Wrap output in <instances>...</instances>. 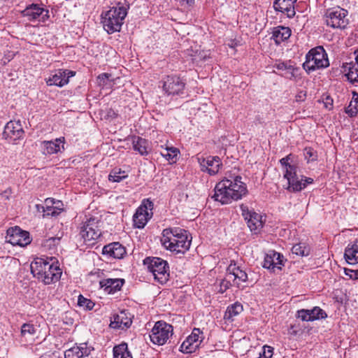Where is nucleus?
<instances>
[{
    "label": "nucleus",
    "mask_w": 358,
    "mask_h": 358,
    "mask_svg": "<svg viewBox=\"0 0 358 358\" xmlns=\"http://www.w3.org/2000/svg\"><path fill=\"white\" fill-rule=\"evenodd\" d=\"M348 11L340 6L328 8L324 14L326 24L334 29H345L349 23Z\"/></svg>",
    "instance_id": "nucleus-6"
},
{
    "label": "nucleus",
    "mask_w": 358,
    "mask_h": 358,
    "mask_svg": "<svg viewBox=\"0 0 358 358\" xmlns=\"http://www.w3.org/2000/svg\"><path fill=\"white\" fill-rule=\"evenodd\" d=\"M357 271H358V269H357Z\"/></svg>",
    "instance_id": "nucleus-56"
},
{
    "label": "nucleus",
    "mask_w": 358,
    "mask_h": 358,
    "mask_svg": "<svg viewBox=\"0 0 358 358\" xmlns=\"http://www.w3.org/2000/svg\"><path fill=\"white\" fill-rule=\"evenodd\" d=\"M63 203L61 201H55V206H59V208H62Z\"/></svg>",
    "instance_id": "nucleus-54"
},
{
    "label": "nucleus",
    "mask_w": 358,
    "mask_h": 358,
    "mask_svg": "<svg viewBox=\"0 0 358 358\" xmlns=\"http://www.w3.org/2000/svg\"><path fill=\"white\" fill-rule=\"evenodd\" d=\"M133 149L141 155L148 154V141L141 137L134 136L131 137Z\"/></svg>",
    "instance_id": "nucleus-34"
},
{
    "label": "nucleus",
    "mask_w": 358,
    "mask_h": 358,
    "mask_svg": "<svg viewBox=\"0 0 358 358\" xmlns=\"http://www.w3.org/2000/svg\"><path fill=\"white\" fill-rule=\"evenodd\" d=\"M45 207H50L55 204V200L52 198H48L45 200Z\"/></svg>",
    "instance_id": "nucleus-52"
},
{
    "label": "nucleus",
    "mask_w": 358,
    "mask_h": 358,
    "mask_svg": "<svg viewBox=\"0 0 358 358\" xmlns=\"http://www.w3.org/2000/svg\"><path fill=\"white\" fill-rule=\"evenodd\" d=\"M274 67L278 70L285 71V76L289 78L294 76V71L296 70V68L293 65V62L290 60L275 64Z\"/></svg>",
    "instance_id": "nucleus-36"
},
{
    "label": "nucleus",
    "mask_w": 358,
    "mask_h": 358,
    "mask_svg": "<svg viewBox=\"0 0 358 358\" xmlns=\"http://www.w3.org/2000/svg\"><path fill=\"white\" fill-rule=\"evenodd\" d=\"M327 317V315L325 311L318 306L312 309H301L296 312V317L305 322L325 319Z\"/></svg>",
    "instance_id": "nucleus-19"
},
{
    "label": "nucleus",
    "mask_w": 358,
    "mask_h": 358,
    "mask_svg": "<svg viewBox=\"0 0 358 358\" xmlns=\"http://www.w3.org/2000/svg\"><path fill=\"white\" fill-rule=\"evenodd\" d=\"M111 74L103 73L97 77V81L99 86L105 87L111 85Z\"/></svg>",
    "instance_id": "nucleus-44"
},
{
    "label": "nucleus",
    "mask_w": 358,
    "mask_h": 358,
    "mask_svg": "<svg viewBox=\"0 0 358 358\" xmlns=\"http://www.w3.org/2000/svg\"><path fill=\"white\" fill-rule=\"evenodd\" d=\"M178 153V150L176 148H166L165 153H162V156L166 157L167 159H173L175 158Z\"/></svg>",
    "instance_id": "nucleus-48"
},
{
    "label": "nucleus",
    "mask_w": 358,
    "mask_h": 358,
    "mask_svg": "<svg viewBox=\"0 0 358 358\" xmlns=\"http://www.w3.org/2000/svg\"><path fill=\"white\" fill-rule=\"evenodd\" d=\"M101 234L98 227V220L90 218L80 228V235L86 244H92V241L98 239Z\"/></svg>",
    "instance_id": "nucleus-12"
},
{
    "label": "nucleus",
    "mask_w": 358,
    "mask_h": 358,
    "mask_svg": "<svg viewBox=\"0 0 358 358\" xmlns=\"http://www.w3.org/2000/svg\"><path fill=\"white\" fill-rule=\"evenodd\" d=\"M199 162L203 171H207L210 175L218 173L222 165L220 158L217 156H208L206 158H199Z\"/></svg>",
    "instance_id": "nucleus-20"
},
{
    "label": "nucleus",
    "mask_w": 358,
    "mask_h": 358,
    "mask_svg": "<svg viewBox=\"0 0 358 358\" xmlns=\"http://www.w3.org/2000/svg\"><path fill=\"white\" fill-rule=\"evenodd\" d=\"M305 159L308 162L314 161L316 159L317 155L314 150L311 148H306L303 152Z\"/></svg>",
    "instance_id": "nucleus-47"
},
{
    "label": "nucleus",
    "mask_w": 358,
    "mask_h": 358,
    "mask_svg": "<svg viewBox=\"0 0 358 358\" xmlns=\"http://www.w3.org/2000/svg\"><path fill=\"white\" fill-rule=\"evenodd\" d=\"M36 329L34 324L24 323L21 327V334L23 336H33L36 334Z\"/></svg>",
    "instance_id": "nucleus-43"
},
{
    "label": "nucleus",
    "mask_w": 358,
    "mask_h": 358,
    "mask_svg": "<svg viewBox=\"0 0 358 358\" xmlns=\"http://www.w3.org/2000/svg\"><path fill=\"white\" fill-rule=\"evenodd\" d=\"M6 241L13 245L24 247L29 245L31 238L29 233L22 230L19 227H10L7 230Z\"/></svg>",
    "instance_id": "nucleus-11"
},
{
    "label": "nucleus",
    "mask_w": 358,
    "mask_h": 358,
    "mask_svg": "<svg viewBox=\"0 0 358 358\" xmlns=\"http://www.w3.org/2000/svg\"><path fill=\"white\" fill-rule=\"evenodd\" d=\"M143 264L148 270L152 273L155 280L161 284L166 283L169 277V265L166 261L159 257H146Z\"/></svg>",
    "instance_id": "nucleus-5"
},
{
    "label": "nucleus",
    "mask_w": 358,
    "mask_h": 358,
    "mask_svg": "<svg viewBox=\"0 0 358 358\" xmlns=\"http://www.w3.org/2000/svg\"><path fill=\"white\" fill-rule=\"evenodd\" d=\"M31 272L34 277L45 285L57 282L62 273V269L55 262H50L43 258H36L31 264Z\"/></svg>",
    "instance_id": "nucleus-2"
},
{
    "label": "nucleus",
    "mask_w": 358,
    "mask_h": 358,
    "mask_svg": "<svg viewBox=\"0 0 358 358\" xmlns=\"http://www.w3.org/2000/svg\"><path fill=\"white\" fill-rule=\"evenodd\" d=\"M234 285L232 280H229L227 275L225 278L221 280L220 283L219 292L223 294L231 286Z\"/></svg>",
    "instance_id": "nucleus-46"
},
{
    "label": "nucleus",
    "mask_w": 358,
    "mask_h": 358,
    "mask_svg": "<svg viewBox=\"0 0 358 358\" xmlns=\"http://www.w3.org/2000/svg\"><path fill=\"white\" fill-rule=\"evenodd\" d=\"M132 323L129 314L125 310L114 314L111 318L110 327L113 329H127Z\"/></svg>",
    "instance_id": "nucleus-26"
},
{
    "label": "nucleus",
    "mask_w": 358,
    "mask_h": 358,
    "mask_svg": "<svg viewBox=\"0 0 358 358\" xmlns=\"http://www.w3.org/2000/svg\"><path fill=\"white\" fill-rule=\"evenodd\" d=\"M353 55L355 60L343 64V71L350 83H358V48Z\"/></svg>",
    "instance_id": "nucleus-23"
},
{
    "label": "nucleus",
    "mask_w": 358,
    "mask_h": 358,
    "mask_svg": "<svg viewBox=\"0 0 358 358\" xmlns=\"http://www.w3.org/2000/svg\"><path fill=\"white\" fill-rule=\"evenodd\" d=\"M124 280L121 278H106L99 282L101 288L107 294H113L122 288Z\"/></svg>",
    "instance_id": "nucleus-28"
},
{
    "label": "nucleus",
    "mask_w": 358,
    "mask_h": 358,
    "mask_svg": "<svg viewBox=\"0 0 358 358\" xmlns=\"http://www.w3.org/2000/svg\"><path fill=\"white\" fill-rule=\"evenodd\" d=\"M162 245L167 250L176 254H184L190 247L191 240L182 237L181 240L161 238Z\"/></svg>",
    "instance_id": "nucleus-16"
},
{
    "label": "nucleus",
    "mask_w": 358,
    "mask_h": 358,
    "mask_svg": "<svg viewBox=\"0 0 358 358\" xmlns=\"http://www.w3.org/2000/svg\"><path fill=\"white\" fill-rule=\"evenodd\" d=\"M173 335V327L163 321H158L150 334V341L155 345H162Z\"/></svg>",
    "instance_id": "nucleus-7"
},
{
    "label": "nucleus",
    "mask_w": 358,
    "mask_h": 358,
    "mask_svg": "<svg viewBox=\"0 0 358 358\" xmlns=\"http://www.w3.org/2000/svg\"><path fill=\"white\" fill-rule=\"evenodd\" d=\"M240 208L250 231L257 234L263 227L262 216L253 210H250L246 205L241 204Z\"/></svg>",
    "instance_id": "nucleus-14"
},
{
    "label": "nucleus",
    "mask_w": 358,
    "mask_h": 358,
    "mask_svg": "<svg viewBox=\"0 0 358 358\" xmlns=\"http://www.w3.org/2000/svg\"><path fill=\"white\" fill-rule=\"evenodd\" d=\"M345 274L348 276L350 279L357 280L358 279V271L352 270L350 268L344 269Z\"/></svg>",
    "instance_id": "nucleus-50"
},
{
    "label": "nucleus",
    "mask_w": 358,
    "mask_h": 358,
    "mask_svg": "<svg viewBox=\"0 0 358 358\" xmlns=\"http://www.w3.org/2000/svg\"><path fill=\"white\" fill-rule=\"evenodd\" d=\"M202 334L199 328H194L192 334L181 344L180 350L183 353L195 352L203 339Z\"/></svg>",
    "instance_id": "nucleus-15"
},
{
    "label": "nucleus",
    "mask_w": 358,
    "mask_h": 358,
    "mask_svg": "<svg viewBox=\"0 0 358 358\" xmlns=\"http://www.w3.org/2000/svg\"><path fill=\"white\" fill-rule=\"evenodd\" d=\"M162 89L167 96L180 95L184 93L186 83L177 75L167 76L162 80Z\"/></svg>",
    "instance_id": "nucleus-8"
},
{
    "label": "nucleus",
    "mask_w": 358,
    "mask_h": 358,
    "mask_svg": "<svg viewBox=\"0 0 358 358\" xmlns=\"http://www.w3.org/2000/svg\"><path fill=\"white\" fill-rule=\"evenodd\" d=\"M129 9L128 3L118 2L108 10L102 12L101 17L104 30L109 34L120 31Z\"/></svg>",
    "instance_id": "nucleus-3"
},
{
    "label": "nucleus",
    "mask_w": 358,
    "mask_h": 358,
    "mask_svg": "<svg viewBox=\"0 0 358 358\" xmlns=\"http://www.w3.org/2000/svg\"><path fill=\"white\" fill-rule=\"evenodd\" d=\"M182 237L188 238V233L186 230L179 227L165 229L162 231V238L181 240Z\"/></svg>",
    "instance_id": "nucleus-32"
},
{
    "label": "nucleus",
    "mask_w": 358,
    "mask_h": 358,
    "mask_svg": "<svg viewBox=\"0 0 358 358\" xmlns=\"http://www.w3.org/2000/svg\"><path fill=\"white\" fill-rule=\"evenodd\" d=\"M64 137L57 138L54 141H44L41 143L42 153L45 155L56 154L60 152L62 149H64Z\"/></svg>",
    "instance_id": "nucleus-24"
},
{
    "label": "nucleus",
    "mask_w": 358,
    "mask_h": 358,
    "mask_svg": "<svg viewBox=\"0 0 358 358\" xmlns=\"http://www.w3.org/2000/svg\"><path fill=\"white\" fill-rule=\"evenodd\" d=\"M78 304L87 310H92L94 306V303L91 300L85 298L82 295L78 296Z\"/></svg>",
    "instance_id": "nucleus-45"
},
{
    "label": "nucleus",
    "mask_w": 358,
    "mask_h": 358,
    "mask_svg": "<svg viewBox=\"0 0 358 358\" xmlns=\"http://www.w3.org/2000/svg\"><path fill=\"white\" fill-rule=\"evenodd\" d=\"M329 103L331 106L332 100L328 97V98H327V101L325 102L326 108H328L327 104H329Z\"/></svg>",
    "instance_id": "nucleus-55"
},
{
    "label": "nucleus",
    "mask_w": 358,
    "mask_h": 358,
    "mask_svg": "<svg viewBox=\"0 0 358 358\" xmlns=\"http://www.w3.org/2000/svg\"><path fill=\"white\" fill-rule=\"evenodd\" d=\"M283 256L275 251H270L264 260L263 267L275 272V270H281Z\"/></svg>",
    "instance_id": "nucleus-25"
},
{
    "label": "nucleus",
    "mask_w": 358,
    "mask_h": 358,
    "mask_svg": "<svg viewBox=\"0 0 358 358\" xmlns=\"http://www.w3.org/2000/svg\"><path fill=\"white\" fill-rule=\"evenodd\" d=\"M290 169L289 173H284V178L287 179L288 187L287 189L291 192H297L303 190L308 184L313 182V179L303 176H298L297 171L294 172Z\"/></svg>",
    "instance_id": "nucleus-9"
},
{
    "label": "nucleus",
    "mask_w": 358,
    "mask_h": 358,
    "mask_svg": "<svg viewBox=\"0 0 358 358\" xmlns=\"http://www.w3.org/2000/svg\"><path fill=\"white\" fill-rule=\"evenodd\" d=\"M153 203L149 199L144 200L133 216L134 226L143 229L151 218Z\"/></svg>",
    "instance_id": "nucleus-10"
},
{
    "label": "nucleus",
    "mask_w": 358,
    "mask_h": 358,
    "mask_svg": "<svg viewBox=\"0 0 358 358\" xmlns=\"http://www.w3.org/2000/svg\"><path fill=\"white\" fill-rule=\"evenodd\" d=\"M22 15L29 21L45 22L49 17V10L44 8L41 5L31 3L27 6L22 11Z\"/></svg>",
    "instance_id": "nucleus-13"
},
{
    "label": "nucleus",
    "mask_w": 358,
    "mask_h": 358,
    "mask_svg": "<svg viewBox=\"0 0 358 358\" xmlns=\"http://www.w3.org/2000/svg\"><path fill=\"white\" fill-rule=\"evenodd\" d=\"M241 180V176H236L233 179L225 178L220 181L216 184L211 198L222 205L241 199L248 194L246 185Z\"/></svg>",
    "instance_id": "nucleus-1"
},
{
    "label": "nucleus",
    "mask_w": 358,
    "mask_h": 358,
    "mask_svg": "<svg viewBox=\"0 0 358 358\" xmlns=\"http://www.w3.org/2000/svg\"><path fill=\"white\" fill-rule=\"evenodd\" d=\"M3 136L12 141L21 138L24 135V130L21 122L18 121H10L4 127Z\"/></svg>",
    "instance_id": "nucleus-22"
},
{
    "label": "nucleus",
    "mask_w": 358,
    "mask_h": 358,
    "mask_svg": "<svg viewBox=\"0 0 358 358\" xmlns=\"http://www.w3.org/2000/svg\"><path fill=\"white\" fill-rule=\"evenodd\" d=\"M292 252L296 255L306 257L310 254V248L306 247L304 243H299L292 247Z\"/></svg>",
    "instance_id": "nucleus-41"
},
{
    "label": "nucleus",
    "mask_w": 358,
    "mask_h": 358,
    "mask_svg": "<svg viewBox=\"0 0 358 358\" xmlns=\"http://www.w3.org/2000/svg\"><path fill=\"white\" fill-rule=\"evenodd\" d=\"M11 194V189L8 188L1 193V196L5 197L6 199H9Z\"/></svg>",
    "instance_id": "nucleus-53"
},
{
    "label": "nucleus",
    "mask_w": 358,
    "mask_h": 358,
    "mask_svg": "<svg viewBox=\"0 0 358 358\" xmlns=\"http://www.w3.org/2000/svg\"><path fill=\"white\" fill-rule=\"evenodd\" d=\"M102 253L115 259H121L126 254V250L120 243L113 242L105 245L103 248Z\"/></svg>",
    "instance_id": "nucleus-29"
},
{
    "label": "nucleus",
    "mask_w": 358,
    "mask_h": 358,
    "mask_svg": "<svg viewBox=\"0 0 358 358\" xmlns=\"http://www.w3.org/2000/svg\"><path fill=\"white\" fill-rule=\"evenodd\" d=\"M273 354V348L265 345L263 347V351L259 354V356L262 358H271Z\"/></svg>",
    "instance_id": "nucleus-49"
},
{
    "label": "nucleus",
    "mask_w": 358,
    "mask_h": 358,
    "mask_svg": "<svg viewBox=\"0 0 358 358\" xmlns=\"http://www.w3.org/2000/svg\"><path fill=\"white\" fill-rule=\"evenodd\" d=\"M344 258L349 264L358 263V241L350 243L345 249Z\"/></svg>",
    "instance_id": "nucleus-31"
},
{
    "label": "nucleus",
    "mask_w": 358,
    "mask_h": 358,
    "mask_svg": "<svg viewBox=\"0 0 358 358\" xmlns=\"http://www.w3.org/2000/svg\"><path fill=\"white\" fill-rule=\"evenodd\" d=\"M291 33V29L289 27L278 26L273 29L272 38L276 44H280L287 40L290 37Z\"/></svg>",
    "instance_id": "nucleus-33"
},
{
    "label": "nucleus",
    "mask_w": 358,
    "mask_h": 358,
    "mask_svg": "<svg viewBox=\"0 0 358 358\" xmlns=\"http://www.w3.org/2000/svg\"><path fill=\"white\" fill-rule=\"evenodd\" d=\"M227 276L229 280H232L233 285L237 287H240L241 284L246 282L248 279L245 270L235 262H231L227 267Z\"/></svg>",
    "instance_id": "nucleus-17"
},
{
    "label": "nucleus",
    "mask_w": 358,
    "mask_h": 358,
    "mask_svg": "<svg viewBox=\"0 0 358 358\" xmlns=\"http://www.w3.org/2000/svg\"><path fill=\"white\" fill-rule=\"evenodd\" d=\"M329 66L327 54L322 46L311 49L306 55V61L303 64V69L306 71H313Z\"/></svg>",
    "instance_id": "nucleus-4"
},
{
    "label": "nucleus",
    "mask_w": 358,
    "mask_h": 358,
    "mask_svg": "<svg viewBox=\"0 0 358 358\" xmlns=\"http://www.w3.org/2000/svg\"><path fill=\"white\" fill-rule=\"evenodd\" d=\"M114 358H132L131 352L128 350L127 344L122 343L113 348Z\"/></svg>",
    "instance_id": "nucleus-37"
},
{
    "label": "nucleus",
    "mask_w": 358,
    "mask_h": 358,
    "mask_svg": "<svg viewBox=\"0 0 358 358\" xmlns=\"http://www.w3.org/2000/svg\"><path fill=\"white\" fill-rule=\"evenodd\" d=\"M291 158L292 155L289 154L280 160V164L285 168V173H289V171L290 169H293L292 172L297 171L298 167L295 164H292L291 163H289Z\"/></svg>",
    "instance_id": "nucleus-42"
},
{
    "label": "nucleus",
    "mask_w": 358,
    "mask_h": 358,
    "mask_svg": "<svg viewBox=\"0 0 358 358\" xmlns=\"http://www.w3.org/2000/svg\"><path fill=\"white\" fill-rule=\"evenodd\" d=\"M36 208L39 212H43V216H56L61 213L63 210V208H59V206H50V207H45L41 205H36Z\"/></svg>",
    "instance_id": "nucleus-39"
},
{
    "label": "nucleus",
    "mask_w": 358,
    "mask_h": 358,
    "mask_svg": "<svg viewBox=\"0 0 358 358\" xmlns=\"http://www.w3.org/2000/svg\"><path fill=\"white\" fill-rule=\"evenodd\" d=\"M61 241L62 236L50 237L43 240L41 245L44 251L48 252L50 255H55L60 248Z\"/></svg>",
    "instance_id": "nucleus-30"
},
{
    "label": "nucleus",
    "mask_w": 358,
    "mask_h": 358,
    "mask_svg": "<svg viewBox=\"0 0 358 358\" xmlns=\"http://www.w3.org/2000/svg\"><path fill=\"white\" fill-rule=\"evenodd\" d=\"M306 92L303 91V90L299 92L295 96L296 101L297 102L303 101L306 99Z\"/></svg>",
    "instance_id": "nucleus-51"
},
{
    "label": "nucleus",
    "mask_w": 358,
    "mask_h": 358,
    "mask_svg": "<svg viewBox=\"0 0 358 358\" xmlns=\"http://www.w3.org/2000/svg\"><path fill=\"white\" fill-rule=\"evenodd\" d=\"M297 0H275L273 2V8L275 11L285 14L287 17L292 18L295 14L294 3Z\"/></svg>",
    "instance_id": "nucleus-27"
},
{
    "label": "nucleus",
    "mask_w": 358,
    "mask_h": 358,
    "mask_svg": "<svg viewBox=\"0 0 358 358\" xmlns=\"http://www.w3.org/2000/svg\"><path fill=\"white\" fill-rule=\"evenodd\" d=\"M76 75V72L67 69H59L55 71V74L46 79V83L49 86L55 85L57 87H63L69 83V78Z\"/></svg>",
    "instance_id": "nucleus-18"
},
{
    "label": "nucleus",
    "mask_w": 358,
    "mask_h": 358,
    "mask_svg": "<svg viewBox=\"0 0 358 358\" xmlns=\"http://www.w3.org/2000/svg\"><path fill=\"white\" fill-rule=\"evenodd\" d=\"M352 98L348 107L345 108V113L350 117H355L358 113V92L352 91Z\"/></svg>",
    "instance_id": "nucleus-38"
},
{
    "label": "nucleus",
    "mask_w": 358,
    "mask_h": 358,
    "mask_svg": "<svg viewBox=\"0 0 358 358\" xmlns=\"http://www.w3.org/2000/svg\"><path fill=\"white\" fill-rule=\"evenodd\" d=\"M243 310V306L239 302H236L229 306L225 311L224 319L232 322L235 317L238 315Z\"/></svg>",
    "instance_id": "nucleus-35"
},
{
    "label": "nucleus",
    "mask_w": 358,
    "mask_h": 358,
    "mask_svg": "<svg viewBox=\"0 0 358 358\" xmlns=\"http://www.w3.org/2000/svg\"><path fill=\"white\" fill-rule=\"evenodd\" d=\"M94 348L88 345L87 343L75 345L66 350L64 352L65 358H83L90 355Z\"/></svg>",
    "instance_id": "nucleus-21"
},
{
    "label": "nucleus",
    "mask_w": 358,
    "mask_h": 358,
    "mask_svg": "<svg viewBox=\"0 0 358 358\" xmlns=\"http://www.w3.org/2000/svg\"><path fill=\"white\" fill-rule=\"evenodd\" d=\"M127 177L128 175L124 171L115 168L110 171L108 176V180L111 182H120Z\"/></svg>",
    "instance_id": "nucleus-40"
}]
</instances>
